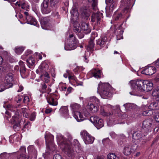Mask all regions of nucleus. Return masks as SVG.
<instances>
[{
    "mask_svg": "<svg viewBox=\"0 0 159 159\" xmlns=\"http://www.w3.org/2000/svg\"><path fill=\"white\" fill-rule=\"evenodd\" d=\"M73 111L74 117L78 122H80L84 120L83 116L80 112L78 111L80 108V105L76 103H73L70 105Z\"/></svg>",
    "mask_w": 159,
    "mask_h": 159,
    "instance_id": "obj_7",
    "label": "nucleus"
},
{
    "mask_svg": "<svg viewBox=\"0 0 159 159\" xmlns=\"http://www.w3.org/2000/svg\"><path fill=\"white\" fill-rule=\"evenodd\" d=\"M116 7V4L115 2H113L111 4L109 7V10L106 11L107 15L108 16H109L110 14H111Z\"/></svg>",
    "mask_w": 159,
    "mask_h": 159,
    "instance_id": "obj_29",
    "label": "nucleus"
},
{
    "mask_svg": "<svg viewBox=\"0 0 159 159\" xmlns=\"http://www.w3.org/2000/svg\"><path fill=\"white\" fill-rule=\"evenodd\" d=\"M87 108L89 111H92L93 113H95L98 111L97 107L91 103H88L87 106Z\"/></svg>",
    "mask_w": 159,
    "mask_h": 159,
    "instance_id": "obj_27",
    "label": "nucleus"
},
{
    "mask_svg": "<svg viewBox=\"0 0 159 159\" xmlns=\"http://www.w3.org/2000/svg\"><path fill=\"white\" fill-rule=\"evenodd\" d=\"M72 89V88L71 87H68L67 89V92L68 93L67 94L70 93Z\"/></svg>",
    "mask_w": 159,
    "mask_h": 159,
    "instance_id": "obj_59",
    "label": "nucleus"
},
{
    "mask_svg": "<svg viewBox=\"0 0 159 159\" xmlns=\"http://www.w3.org/2000/svg\"><path fill=\"white\" fill-rule=\"evenodd\" d=\"M69 75L68 76L69 79L70 80H73L75 81H76V78L74 75H70L69 73H68Z\"/></svg>",
    "mask_w": 159,
    "mask_h": 159,
    "instance_id": "obj_47",
    "label": "nucleus"
},
{
    "mask_svg": "<svg viewBox=\"0 0 159 159\" xmlns=\"http://www.w3.org/2000/svg\"><path fill=\"white\" fill-rule=\"evenodd\" d=\"M32 52L30 50H27L25 53V55L26 56H27L29 54L31 53Z\"/></svg>",
    "mask_w": 159,
    "mask_h": 159,
    "instance_id": "obj_57",
    "label": "nucleus"
},
{
    "mask_svg": "<svg viewBox=\"0 0 159 159\" xmlns=\"http://www.w3.org/2000/svg\"><path fill=\"white\" fill-rule=\"evenodd\" d=\"M108 107H111L114 110L120 109V106L119 105H116L115 106H113L111 105H108Z\"/></svg>",
    "mask_w": 159,
    "mask_h": 159,
    "instance_id": "obj_46",
    "label": "nucleus"
},
{
    "mask_svg": "<svg viewBox=\"0 0 159 159\" xmlns=\"http://www.w3.org/2000/svg\"><path fill=\"white\" fill-rule=\"evenodd\" d=\"M112 88L108 83H100L98 88V92L103 98L111 97L112 96Z\"/></svg>",
    "mask_w": 159,
    "mask_h": 159,
    "instance_id": "obj_5",
    "label": "nucleus"
},
{
    "mask_svg": "<svg viewBox=\"0 0 159 159\" xmlns=\"http://www.w3.org/2000/svg\"><path fill=\"white\" fill-rule=\"evenodd\" d=\"M76 39L72 34L69 35L68 42L65 45V49L66 50H71L75 49L77 47Z\"/></svg>",
    "mask_w": 159,
    "mask_h": 159,
    "instance_id": "obj_10",
    "label": "nucleus"
},
{
    "mask_svg": "<svg viewBox=\"0 0 159 159\" xmlns=\"http://www.w3.org/2000/svg\"><path fill=\"white\" fill-rule=\"evenodd\" d=\"M94 47V40L90 39L89 42V44L87 47V50L88 51H91L93 50Z\"/></svg>",
    "mask_w": 159,
    "mask_h": 159,
    "instance_id": "obj_34",
    "label": "nucleus"
},
{
    "mask_svg": "<svg viewBox=\"0 0 159 159\" xmlns=\"http://www.w3.org/2000/svg\"><path fill=\"white\" fill-rule=\"evenodd\" d=\"M20 72L21 76H24V75L26 73L25 68V67H24L23 68H20Z\"/></svg>",
    "mask_w": 159,
    "mask_h": 159,
    "instance_id": "obj_43",
    "label": "nucleus"
},
{
    "mask_svg": "<svg viewBox=\"0 0 159 159\" xmlns=\"http://www.w3.org/2000/svg\"><path fill=\"white\" fill-rule=\"evenodd\" d=\"M52 111V109H47L45 110V113L47 114L50 113Z\"/></svg>",
    "mask_w": 159,
    "mask_h": 159,
    "instance_id": "obj_60",
    "label": "nucleus"
},
{
    "mask_svg": "<svg viewBox=\"0 0 159 159\" xmlns=\"http://www.w3.org/2000/svg\"><path fill=\"white\" fill-rule=\"evenodd\" d=\"M50 19L48 17H45L42 18L40 20V23L42 28L45 30H49L48 27L49 26V22Z\"/></svg>",
    "mask_w": 159,
    "mask_h": 159,
    "instance_id": "obj_20",
    "label": "nucleus"
},
{
    "mask_svg": "<svg viewBox=\"0 0 159 159\" xmlns=\"http://www.w3.org/2000/svg\"><path fill=\"white\" fill-rule=\"evenodd\" d=\"M60 111L62 116L66 118L68 117V110L66 107H61L60 109Z\"/></svg>",
    "mask_w": 159,
    "mask_h": 159,
    "instance_id": "obj_25",
    "label": "nucleus"
},
{
    "mask_svg": "<svg viewBox=\"0 0 159 159\" xmlns=\"http://www.w3.org/2000/svg\"><path fill=\"white\" fill-rule=\"evenodd\" d=\"M148 108L151 110H157L159 109V105L158 103L153 102L151 103L148 106Z\"/></svg>",
    "mask_w": 159,
    "mask_h": 159,
    "instance_id": "obj_31",
    "label": "nucleus"
},
{
    "mask_svg": "<svg viewBox=\"0 0 159 159\" xmlns=\"http://www.w3.org/2000/svg\"><path fill=\"white\" fill-rule=\"evenodd\" d=\"M41 77L44 76L45 77H46L47 78H49V74L46 71L45 72H44V74H41Z\"/></svg>",
    "mask_w": 159,
    "mask_h": 159,
    "instance_id": "obj_49",
    "label": "nucleus"
},
{
    "mask_svg": "<svg viewBox=\"0 0 159 159\" xmlns=\"http://www.w3.org/2000/svg\"><path fill=\"white\" fill-rule=\"evenodd\" d=\"M61 156L59 154H56L53 157V159H61Z\"/></svg>",
    "mask_w": 159,
    "mask_h": 159,
    "instance_id": "obj_51",
    "label": "nucleus"
},
{
    "mask_svg": "<svg viewBox=\"0 0 159 159\" xmlns=\"http://www.w3.org/2000/svg\"><path fill=\"white\" fill-rule=\"evenodd\" d=\"M3 63V60L1 56H0V65H2Z\"/></svg>",
    "mask_w": 159,
    "mask_h": 159,
    "instance_id": "obj_64",
    "label": "nucleus"
},
{
    "mask_svg": "<svg viewBox=\"0 0 159 159\" xmlns=\"http://www.w3.org/2000/svg\"><path fill=\"white\" fill-rule=\"evenodd\" d=\"M3 107L6 110H10L12 112H14L16 111L15 114V116L12 117L13 121L14 122L13 128L15 129H16L17 127L19 128L20 127V119L18 117L19 114L17 109V107L16 106H12L10 104L8 105H3Z\"/></svg>",
    "mask_w": 159,
    "mask_h": 159,
    "instance_id": "obj_6",
    "label": "nucleus"
},
{
    "mask_svg": "<svg viewBox=\"0 0 159 159\" xmlns=\"http://www.w3.org/2000/svg\"><path fill=\"white\" fill-rule=\"evenodd\" d=\"M48 66L45 62L42 63L39 66V68L36 70L37 73H41V74H44L48 69Z\"/></svg>",
    "mask_w": 159,
    "mask_h": 159,
    "instance_id": "obj_21",
    "label": "nucleus"
},
{
    "mask_svg": "<svg viewBox=\"0 0 159 159\" xmlns=\"http://www.w3.org/2000/svg\"><path fill=\"white\" fill-rule=\"evenodd\" d=\"M89 2H92V5L93 9H94L95 7L97 5V0H88Z\"/></svg>",
    "mask_w": 159,
    "mask_h": 159,
    "instance_id": "obj_40",
    "label": "nucleus"
},
{
    "mask_svg": "<svg viewBox=\"0 0 159 159\" xmlns=\"http://www.w3.org/2000/svg\"><path fill=\"white\" fill-rule=\"evenodd\" d=\"M149 111H144L142 113L143 115L144 116H149L150 114H148Z\"/></svg>",
    "mask_w": 159,
    "mask_h": 159,
    "instance_id": "obj_56",
    "label": "nucleus"
},
{
    "mask_svg": "<svg viewBox=\"0 0 159 159\" xmlns=\"http://www.w3.org/2000/svg\"><path fill=\"white\" fill-rule=\"evenodd\" d=\"M22 111L24 113L27 112L28 110L26 108H23L22 109Z\"/></svg>",
    "mask_w": 159,
    "mask_h": 159,
    "instance_id": "obj_63",
    "label": "nucleus"
},
{
    "mask_svg": "<svg viewBox=\"0 0 159 159\" xmlns=\"http://www.w3.org/2000/svg\"><path fill=\"white\" fill-rule=\"evenodd\" d=\"M36 116V113L35 112H34L32 113L30 116V119L31 121L34 120Z\"/></svg>",
    "mask_w": 159,
    "mask_h": 159,
    "instance_id": "obj_41",
    "label": "nucleus"
},
{
    "mask_svg": "<svg viewBox=\"0 0 159 159\" xmlns=\"http://www.w3.org/2000/svg\"><path fill=\"white\" fill-rule=\"evenodd\" d=\"M142 132L137 131L134 133L132 135V141L136 144L142 145L145 143L146 139L144 138Z\"/></svg>",
    "mask_w": 159,
    "mask_h": 159,
    "instance_id": "obj_8",
    "label": "nucleus"
},
{
    "mask_svg": "<svg viewBox=\"0 0 159 159\" xmlns=\"http://www.w3.org/2000/svg\"><path fill=\"white\" fill-rule=\"evenodd\" d=\"M80 134L86 144H91L93 143L94 138L91 136L86 131H83L81 132Z\"/></svg>",
    "mask_w": 159,
    "mask_h": 159,
    "instance_id": "obj_11",
    "label": "nucleus"
},
{
    "mask_svg": "<svg viewBox=\"0 0 159 159\" xmlns=\"http://www.w3.org/2000/svg\"><path fill=\"white\" fill-rule=\"evenodd\" d=\"M90 53L89 51L87 52L86 53V54L85 56H84V58H85V62L87 63H88V60H87V57L89 55H90Z\"/></svg>",
    "mask_w": 159,
    "mask_h": 159,
    "instance_id": "obj_53",
    "label": "nucleus"
},
{
    "mask_svg": "<svg viewBox=\"0 0 159 159\" xmlns=\"http://www.w3.org/2000/svg\"><path fill=\"white\" fill-rule=\"evenodd\" d=\"M30 101L29 98L27 96H24V98L23 100V102L24 103H27Z\"/></svg>",
    "mask_w": 159,
    "mask_h": 159,
    "instance_id": "obj_48",
    "label": "nucleus"
},
{
    "mask_svg": "<svg viewBox=\"0 0 159 159\" xmlns=\"http://www.w3.org/2000/svg\"><path fill=\"white\" fill-rule=\"evenodd\" d=\"M72 18L74 17L75 19H77L78 18V13L77 8L75 7H73L70 12Z\"/></svg>",
    "mask_w": 159,
    "mask_h": 159,
    "instance_id": "obj_28",
    "label": "nucleus"
},
{
    "mask_svg": "<svg viewBox=\"0 0 159 159\" xmlns=\"http://www.w3.org/2000/svg\"><path fill=\"white\" fill-rule=\"evenodd\" d=\"M22 157L24 159H29L30 158L29 156H27L25 155H23Z\"/></svg>",
    "mask_w": 159,
    "mask_h": 159,
    "instance_id": "obj_61",
    "label": "nucleus"
},
{
    "mask_svg": "<svg viewBox=\"0 0 159 159\" xmlns=\"http://www.w3.org/2000/svg\"><path fill=\"white\" fill-rule=\"evenodd\" d=\"M13 81L12 74L11 73H8L5 75L4 82L7 84H11Z\"/></svg>",
    "mask_w": 159,
    "mask_h": 159,
    "instance_id": "obj_22",
    "label": "nucleus"
},
{
    "mask_svg": "<svg viewBox=\"0 0 159 159\" xmlns=\"http://www.w3.org/2000/svg\"><path fill=\"white\" fill-rule=\"evenodd\" d=\"M47 88V86L45 84H42V88L43 90H45Z\"/></svg>",
    "mask_w": 159,
    "mask_h": 159,
    "instance_id": "obj_58",
    "label": "nucleus"
},
{
    "mask_svg": "<svg viewBox=\"0 0 159 159\" xmlns=\"http://www.w3.org/2000/svg\"><path fill=\"white\" fill-rule=\"evenodd\" d=\"M153 126V120L152 119H148L144 120L142 123V128L147 132H151Z\"/></svg>",
    "mask_w": 159,
    "mask_h": 159,
    "instance_id": "obj_13",
    "label": "nucleus"
},
{
    "mask_svg": "<svg viewBox=\"0 0 159 159\" xmlns=\"http://www.w3.org/2000/svg\"><path fill=\"white\" fill-rule=\"evenodd\" d=\"M46 134L45 138L46 149V152L43 154V156L45 159H47L52 155V154L55 151L56 148L53 142L54 139L53 135L47 132H46Z\"/></svg>",
    "mask_w": 159,
    "mask_h": 159,
    "instance_id": "obj_3",
    "label": "nucleus"
},
{
    "mask_svg": "<svg viewBox=\"0 0 159 159\" xmlns=\"http://www.w3.org/2000/svg\"><path fill=\"white\" fill-rule=\"evenodd\" d=\"M23 89V87L22 86H19V89L18 90L17 92H18L21 91Z\"/></svg>",
    "mask_w": 159,
    "mask_h": 159,
    "instance_id": "obj_62",
    "label": "nucleus"
},
{
    "mask_svg": "<svg viewBox=\"0 0 159 159\" xmlns=\"http://www.w3.org/2000/svg\"><path fill=\"white\" fill-rule=\"evenodd\" d=\"M154 118L156 121L159 122V112L154 116Z\"/></svg>",
    "mask_w": 159,
    "mask_h": 159,
    "instance_id": "obj_50",
    "label": "nucleus"
},
{
    "mask_svg": "<svg viewBox=\"0 0 159 159\" xmlns=\"http://www.w3.org/2000/svg\"><path fill=\"white\" fill-rule=\"evenodd\" d=\"M16 5L19 7L21 13L24 14L25 12L28 11L29 9V6L25 1H20L17 2L16 3Z\"/></svg>",
    "mask_w": 159,
    "mask_h": 159,
    "instance_id": "obj_16",
    "label": "nucleus"
},
{
    "mask_svg": "<svg viewBox=\"0 0 159 159\" xmlns=\"http://www.w3.org/2000/svg\"><path fill=\"white\" fill-rule=\"evenodd\" d=\"M28 150L30 154L35 155L37 154V151L33 145H30L28 148Z\"/></svg>",
    "mask_w": 159,
    "mask_h": 159,
    "instance_id": "obj_32",
    "label": "nucleus"
},
{
    "mask_svg": "<svg viewBox=\"0 0 159 159\" xmlns=\"http://www.w3.org/2000/svg\"><path fill=\"white\" fill-rule=\"evenodd\" d=\"M90 72L94 77L97 79L101 78L102 71L100 70L94 69L92 70Z\"/></svg>",
    "mask_w": 159,
    "mask_h": 159,
    "instance_id": "obj_23",
    "label": "nucleus"
},
{
    "mask_svg": "<svg viewBox=\"0 0 159 159\" xmlns=\"http://www.w3.org/2000/svg\"><path fill=\"white\" fill-rule=\"evenodd\" d=\"M107 159H119L118 157L113 153L109 154L107 155Z\"/></svg>",
    "mask_w": 159,
    "mask_h": 159,
    "instance_id": "obj_37",
    "label": "nucleus"
},
{
    "mask_svg": "<svg viewBox=\"0 0 159 159\" xmlns=\"http://www.w3.org/2000/svg\"><path fill=\"white\" fill-rule=\"evenodd\" d=\"M129 84L132 90L129 93L132 95L138 96L141 92L149 91L153 88L152 83L147 80H131Z\"/></svg>",
    "mask_w": 159,
    "mask_h": 159,
    "instance_id": "obj_1",
    "label": "nucleus"
},
{
    "mask_svg": "<svg viewBox=\"0 0 159 159\" xmlns=\"http://www.w3.org/2000/svg\"><path fill=\"white\" fill-rule=\"evenodd\" d=\"M26 62L29 67L31 68V66H33L35 63V61L33 59L32 57H30L26 60Z\"/></svg>",
    "mask_w": 159,
    "mask_h": 159,
    "instance_id": "obj_33",
    "label": "nucleus"
},
{
    "mask_svg": "<svg viewBox=\"0 0 159 159\" xmlns=\"http://www.w3.org/2000/svg\"><path fill=\"white\" fill-rule=\"evenodd\" d=\"M24 14L26 16L27 23L38 26L37 21L34 17L29 15L27 11L25 12Z\"/></svg>",
    "mask_w": 159,
    "mask_h": 159,
    "instance_id": "obj_17",
    "label": "nucleus"
},
{
    "mask_svg": "<svg viewBox=\"0 0 159 159\" xmlns=\"http://www.w3.org/2000/svg\"><path fill=\"white\" fill-rule=\"evenodd\" d=\"M66 135L69 139V141H67L66 139L63 136L60 134H57V142L58 144L60 145L61 148L64 150V152L67 156L71 159L73 158L74 156V152L70 149V148L69 143L72 140L71 135L69 133L66 134Z\"/></svg>",
    "mask_w": 159,
    "mask_h": 159,
    "instance_id": "obj_2",
    "label": "nucleus"
},
{
    "mask_svg": "<svg viewBox=\"0 0 159 159\" xmlns=\"http://www.w3.org/2000/svg\"><path fill=\"white\" fill-rule=\"evenodd\" d=\"M90 101L95 103L97 105L99 103V100L95 96L90 97Z\"/></svg>",
    "mask_w": 159,
    "mask_h": 159,
    "instance_id": "obj_38",
    "label": "nucleus"
},
{
    "mask_svg": "<svg viewBox=\"0 0 159 159\" xmlns=\"http://www.w3.org/2000/svg\"><path fill=\"white\" fill-rule=\"evenodd\" d=\"M24 48L22 47H16L15 49V51L18 54H20L24 51Z\"/></svg>",
    "mask_w": 159,
    "mask_h": 159,
    "instance_id": "obj_36",
    "label": "nucleus"
},
{
    "mask_svg": "<svg viewBox=\"0 0 159 159\" xmlns=\"http://www.w3.org/2000/svg\"><path fill=\"white\" fill-rule=\"evenodd\" d=\"M70 145V149L71 148V149L74 152V154H75V152L73 150V149H72V148H73V146H78L79 145V142L76 139H74L73 140V141L72 142H70V143H69Z\"/></svg>",
    "mask_w": 159,
    "mask_h": 159,
    "instance_id": "obj_35",
    "label": "nucleus"
},
{
    "mask_svg": "<svg viewBox=\"0 0 159 159\" xmlns=\"http://www.w3.org/2000/svg\"><path fill=\"white\" fill-rule=\"evenodd\" d=\"M137 146L136 145L135 148H133L131 146L128 144L124 145L123 152L126 156H128L131 154L134 150L136 149Z\"/></svg>",
    "mask_w": 159,
    "mask_h": 159,
    "instance_id": "obj_19",
    "label": "nucleus"
},
{
    "mask_svg": "<svg viewBox=\"0 0 159 159\" xmlns=\"http://www.w3.org/2000/svg\"><path fill=\"white\" fill-rule=\"evenodd\" d=\"M123 16L121 12L116 11L114 12L113 17L115 20H120L123 18Z\"/></svg>",
    "mask_w": 159,
    "mask_h": 159,
    "instance_id": "obj_26",
    "label": "nucleus"
},
{
    "mask_svg": "<svg viewBox=\"0 0 159 159\" xmlns=\"http://www.w3.org/2000/svg\"><path fill=\"white\" fill-rule=\"evenodd\" d=\"M100 114L104 116H108L111 115L112 113L111 112H108L105 111L103 109H102L101 110Z\"/></svg>",
    "mask_w": 159,
    "mask_h": 159,
    "instance_id": "obj_39",
    "label": "nucleus"
},
{
    "mask_svg": "<svg viewBox=\"0 0 159 159\" xmlns=\"http://www.w3.org/2000/svg\"><path fill=\"white\" fill-rule=\"evenodd\" d=\"M107 40V37H102L101 39L98 40L97 42V43L100 46L103 47V45L106 43Z\"/></svg>",
    "mask_w": 159,
    "mask_h": 159,
    "instance_id": "obj_30",
    "label": "nucleus"
},
{
    "mask_svg": "<svg viewBox=\"0 0 159 159\" xmlns=\"http://www.w3.org/2000/svg\"><path fill=\"white\" fill-rule=\"evenodd\" d=\"M90 120L98 129H99L104 126L102 119L96 116H93L90 118Z\"/></svg>",
    "mask_w": 159,
    "mask_h": 159,
    "instance_id": "obj_12",
    "label": "nucleus"
},
{
    "mask_svg": "<svg viewBox=\"0 0 159 159\" xmlns=\"http://www.w3.org/2000/svg\"><path fill=\"white\" fill-rule=\"evenodd\" d=\"M52 9V7L49 5L48 0H44L41 4V11L43 14L49 13Z\"/></svg>",
    "mask_w": 159,
    "mask_h": 159,
    "instance_id": "obj_15",
    "label": "nucleus"
},
{
    "mask_svg": "<svg viewBox=\"0 0 159 159\" xmlns=\"http://www.w3.org/2000/svg\"><path fill=\"white\" fill-rule=\"evenodd\" d=\"M74 30L80 39L84 37V34L89 33L91 31V29L89 24L87 22H83L80 26L78 22L76 21L74 24Z\"/></svg>",
    "mask_w": 159,
    "mask_h": 159,
    "instance_id": "obj_4",
    "label": "nucleus"
},
{
    "mask_svg": "<svg viewBox=\"0 0 159 159\" xmlns=\"http://www.w3.org/2000/svg\"><path fill=\"white\" fill-rule=\"evenodd\" d=\"M8 154L6 152L1 153L0 154V159H5L8 156Z\"/></svg>",
    "mask_w": 159,
    "mask_h": 159,
    "instance_id": "obj_42",
    "label": "nucleus"
},
{
    "mask_svg": "<svg viewBox=\"0 0 159 159\" xmlns=\"http://www.w3.org/2000/svg\"><path fill=\"white\" fill-rule=\"evenodd\" d=\"M19 65L20 66V68H23L25 67V65L22 61H20L19 62Z\"/></svg>",
    "mask_w": 159,
    "mask_h": 159,
    "instance_id": "obj_55",
    "label": "nucleus"
},
{
    "mask_svg": "<svg viewBox=\"0 0 159 159\" xmlns=\"http://www.w3.org/2000/svg\"><path fill=\"white\" fill-rule=\"evenodd\" d=\"M82 15L84 16H85V17L86 18V19H87L88 18V17L89 16V14L88 11H87L86 10H84L83 13Z\"/></svg>",
    "mask_w": 159,
    "mask_h": 159,
    "instance_id": "obj_44",
    "label": "nucleus"
},
{
    "mask_svg": "<svg viewBox=\"0 0 159 159\" xmlns=\"http://www.w3.org/2000/svg\"><path fill=\"white\" fill-rule=\"evenodd\" d=\"M123 106L126 109H127V107H131V108H132V105L130 103L124 104L123 105Z\"/></svg>",
    "mask_w": 159,
    "mask_h": 159,
    "instance_id": "obj_54",
    "label": "nucleus"
},
{
    "mask_svg": "<svg viewBox=\"0 0 159 159\" xmlns=\"http://www.w3.org/2000/svg\"><path fill=\"white\" fill-rule=\"evenodd\" d=\"M50 88L48 89V95L47 96V99L48 103L50 105L52 106H56L57 105V100L59 99V97L57 93H54L49 94L48 92L51 91Z\"/></svg>",
    "mask_w": 159,
    "mask_h": 159,
    "instance_id": "obj_9",
    "label": "nucleus"
},
{
    "mask_svg": "<svg viewBox=\"0 0 159 159\" xmlns=\"http://www.w3.org/2000/svg\"><path fill=\"white\" fill-rule=\"evenodd\" d=\"M31 125L30 123V122H28L26 123L24 125V128H29V127Z\"/></svg>",
    "mask_w": 159,
    "mask_h": 159,
    "instance_id": "obj_52",
    "label": "nucleus"
},
{
    "mask_svg": "<svg viewBox=\"0 0 159 159\" xmlns=\"http://www.w3.org/2000/svg\"><path fill=\"white\" fill-rule=\"evenodd\" d=\"M83 113L84 114V116H87L89 114V110L86 109L85 108H83L82 110Z\"/></svg>",
    "mask_w": 159,
    "mask_h": 159,
    "instance_id": "obj_45",
    "label": "nucleus"
},
{
    "mask_svg": "<svg viewBox=\"0 0 159 159\" xmlns=\"http://www.w3.org/2000/svg\"><path fill=\"white\" fill-rule=\"evenodd\" d=\"M102 14L100 12H97L96 13H93L92 16L91 20L93 22H94L96 20L97 25L101 24L102 21Z\"/></svg>",
    "mask_w": 159,
    "mask_h": 159,
    "instance_id": "obj_18",
    "label": "nucleus"
},
{
    "mask_svg": "<svg viewBox=\"0 0 159 159\" xmlns=\"http://www.w3.org/2000/svg\"><path fill=\"white\" fill-rule=\"evenodd\" d=\"M156 68L154 67H150L144 70L145 74L148 75H152L156 72Z\"/></svg>",
    "mask_w": 159,
    "mask_h": 159,
    "instance_id": "obj_24",
    "label": "nucleus"
},
{
    "mask_svg": "<svg viewBox=\"0 0 159 159\" xmlns=\"http://www.w3.org/2000/svg\"><path fill=\"white\" fill-rule=\"evenodd\" d=\"M135 0H122L120 6L124 7V13H126L129 11V9L131 5L132 7L134 5Z\"/></svg>",
    "mask_w": 159,
    "mask_h": 159,
    "instance_id": "obj_14",
    "label": "nucleus"
}]
</instances>
